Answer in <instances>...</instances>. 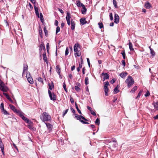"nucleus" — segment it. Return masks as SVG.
<instances>
[{"instance_id": "59", "label": "nucleus", "mask_w": 158, "mask_h": 158, "mask_svg": "<svg viewBox=\"0 0 158 158\" xmlns=\"http://www.w3.org/2000/svg\"><path fill=\"white\" fill-rule=\"evenodd\" d=\"M70 101L72 103H74V102L73 98L72 97H70Z\"/></svg>"}, {"instance_id": "49", "label": "nucleus", "mask_w": 158, "mask_h": 158, "mask_svg": "<svg viewBox=\"0 0 158 158\" xmlns=\"http://www.w3.org/2000/svg\"><path fill=\"white\" fill-rule=\"evenodd\" d=\"M0 108H1V110L4 109V104H3V103H2L1 104V105H0Z\"/></svg>"}, {"instance_id": "15", "label": "nucleus", "mask_w": 158, "mask_h": 158, "mask_svg": "<svg viewBox=\"0 0 158 158\" xmlns=\"http://www.w3.org/2000/svg\"><path fill=\"white\" fill-rule=\"evenodd\" d=\"M42 49L45 51V48L44 44L43 43L40 45L39 46V51L40 56H41V52L42 51Z\"/></svg>"}, {"instance_id": "64", "label": "nucleus", "mask_w": 158, "mask_h": 158, "mask_svg": "<svg viewBox=\"0 0 158 158\" xmlns=\"http://www.w3.org/2000/svg\"><path fill=\"white\" fill-rule=\"evenodd\" d=\"M71 110L72 112H73V114H74L75 113V111L74 109L72 108H71Z\"/></svg>"}, {"instance_id": "38", "label": "nucleus", "mask_w": 158, "mask_h": 158, "mask_svg": "<svg viewBox=\"0 0 158 158\" xmlns=\"http://www.w3.org/2000/svg\"><path fill=\"white\" fill-rule=\"evenodd\" d=\"M85 84L86 85L89 84V78L88 77H86L85 79Z\"/></svg>"}, {"instance_id": "40", "label": "nucleus", "mask_w": 158, "mask_h": 158, "mask_svg": "<svg viewBox=\"0 0 158 158\" xmlns=\"http://www.w3.org/2000/svg\"><path fill=\"white\" fill-rule=\"evenodd\" d=\"M142 92H143L142 90H140L139 92V93H138V94L137 96L136 97V98H139V97H140V96H141V95Z\"/></svg>"}, {"instance_id": "43", "label": "nucleus", "mask_w": 158, "mask_h": 158, "mask_svg": "<svg viewBox=\"0 0 158 158\" xmlns=\"http://www.w3.org/2000/svg\"><path fill=\"white\" fill-rule=\"evenodd\" d=\"M98 24L100 29H101L103 27V24L102 23H99Z\"/></svg>"}, {"instance_id": "9", "label": "nucleus", "mask_w": 158, "mask_h": 158, "mask_svg": "<svg viewBox=\"0 0 158 158\" xmlns=\"http://www.w3.org/2000/svg\"><path fill=\"white\" fill-rule=\"evenodd\" d=\"M0 89L3 92H6L8 90V88L5 85L0 87Z\"/></svg>"}, {"instance_id": "2", "label": "nucleus", "mask_w": 158, "mask_h": 158, "mask_svg": "<svg viewBox=\"0 0 158 158\" xmlns=\"http://www.w3.org/2000/svg\"><path fill=\"white\" fill-rule=\"evenodd\" d=\"M80 45L78 43H77L75 44L74 46V51L75 52L74 55L76 57V55L78 56H80L81 55V53L80 50H78V48L80 49Z\"/></svg>"}, {"instance_id": "22", "label": "nucleus", "mask_w": 158, "mask_h": 158, "mask_svg": "<svg viewBox=\"0 0 158 158\" xmlns=\"http://www.w3.org/2000/svg\"><path fill=\"white\" fill-rule=\"evenodd\" d=\"M127 75V72H125L121 73L119 75L122 78H124Z\"/></svg>"}, {"instance_id": "55", "label": "nucleus", "mask_w": 158, "mask_h": 158, "mask_svg": "<svg viewBox=\"0 0 158 158\" xmlns=\"http://www.w3.org/2000/svg\"><path fill=\"white\" fill-rule=\"evenodd\" d=\"M4 83L1 80L0 81V87L5 85Z\"/></svg>"}, {"instance_id": "10", "label": "nucleus", "mask_w": 158, "mask_h": 158, "mask_svg": "<svg viewBox=\"0 0 158 158\" xmlns=\"http://www.w3.org/2000/svg\"><path fill=\"white\" fill-rule=\"evenodd\" d=\"M74 114L75 115V118L77 120H79L80 121V120L81 119V118H82L85 121H87V119L85 118L84 117L82 116L81 115H78L76 114Z\"/></svg>"}, {"instance_id": "1", "label": "nucleus", "mask_w": 158, "mask_h": 158, "mask_svg": "<svg viewBox=\"0 0 158 158\" xmlns=\"http://www.w3.org/2000/svg\"><path fill=\"white\" fill-rule=\"evenodd\" d=\"M40 118L43 122L51 120L50 115L46 112H44L43 114L40 115Z\"/></svg>"}, {"instance_id": "28", "label": "nucleus", "mask_w": 158, "mask_h": 158, "mask_svg": "<svg viewBox=\"0 0 158 158\" xmlns=\"http://www.w3.org/2000/svg\"><path fill=\"white\" fill-rule=\"evenodd\" d=\"M48 86L50 90H52V88H53L54 87V85H53L52 82L51 84H49Z\"/></svg>"}, {"instance_id": "12", "label": "nucleus", "mask_w": 158, "mask_h": 158, "mask_svg": "<svg viewBox=\"0 0 158 158\" xmlns=\"http://www.w3.org/2000/svg\"><path fill=\"white\" fill-rule=\"evenodd\" d=\"M101 75L104 76L102 79L103 81H104L106 79L109 78V75L106 73H102L101 74Z\"/></svg>"}, {"instance_id": "60", "label": "nucleus", "mask_w": 158, "mask_h": 158, "mask_svg": "<svg viewBox=\"0 0 158 158\" xmlns=\"http://www.w3.org/2000/svg\"><path fill=\"white\" fill-rule=\"evenodd\" d=\"M115 81V79H113L110 81L111 84H113Z\"/></svg>"}, {"instance_id": "39", "label": "nucleus", "mask_w": 158, "mask_h": 158, "mask_svg": "<svg viewBox=\"0 0 158 158\" xmlns=\"http://www.w3.org/2000/svg\"><path fill=\"white\" fill-rule=\"evenodd\" d=\"M113 3L114 6L115 8H117V3L116 0H113Z\"/></svg>"}, {"instance_id": "26", "label": "nucleus", "mask_w": 158, "mask_h": 158, "mask_svg": "<svg viewBox=\"0 0 158 158\" xmlns=\"http://www.w3.org/2000/svg\"><path fill=\"white\" fill-rule=\"evenodd\" d=\"M145 6L146 8L149 9L151 7V5L149 2H146L145 4Z\"/></svg>"}, {"instance_id": "52", "label": "nucleus", "mask_w": 158, "mask_h": 158, "mask_svg": "<svg viewBox=\"0 0 158 158\" xmlns=\"http://www.w3.org/2000/svg\"><path fill=\"white\" fill-rule=\"evenodd\" d=\"M3 146H4V145L2 143L1 138H0V147Z\"/></svg>"}, {"instance_id": "8", "label": "nucleus", "mask_w": 158, "mask_h": 158, "mask_svg": "<svg viewBox=\"0 0 158 158\" xmlns=\"http://www.w3.org/2000/svg\"><path fill=\"white\" fill-rule=\"evenodd\" d=\"M110 147L111 148H115L117 145V143L115 139L113 140L112 142H110Z\"/></svg>"}, {"instance_id": "31", "label": "nucleus", "mask_w": 158, "mask_h": 158, "mask_svg": "<svg viewBox=\"0 0 158 158\" xmlns=\"http://www.w3.org/2000/svg\"><path fill=\"white\" fill-rule=\"evenodd\" d=\"M129 49H130L131 51H133L134 50V49L133 48V46L131 43V42H129Z\"/></svg>"}, {"instance_id": "30", "label": "nucleus", "mask_w": 158, "mask_h": 158, "mask_svg": "<svg viewBox=\"0 0 158 158\" xmlns=\"http://www.w3.org/2000/svg\"><path fill=\"white\" fill-rule=\"evenodd\" d=\"M149 48L150 50L151 54V55L152 56H154L155 55V52L153 50L152 48H151L150 47H149Z\"/></svg>"}, {"instance_id": "46", "label": "nucleus", "mask_w": 158, "mask_h": 158, "mask_svg": "<svg viewBox=\"0 0 158 158\" xmlns=\"http://www.w3.org/2000/svg\"><path fill=\"white\" fill-rule=\"evenodd\" d=\"M95 123L98 125H99L100 124V120L99 118H97L95 121Z\"/></svg>"}, {"instance_id": "34", "label": "nucleus", "mask_w": 158, "mask_h": 158, "mask_svg": "<svg viewBox=\"0 0 158 158\" xmlns=\"http://www.w3.org/2000/svg\"><path fill=\"white\" fill-rule=\"evenodd\" d=\"M75 105L76 108V109H77L78 112V113H79V114H82L81 112V111H80V110L79 109L76 103H75Z\"/></svg>"}, {"instance_id": "5", "label": "nucleus", "mask_w": 158, "mask_h": 158, "mask_svg": "<svg viewBox=\"0 0 158 158\" xmlns=\"http://www.w3.org/2000/svg\"><path fill=\"white\" fill-rule=\"evenodd\" d=\"M109 85V83L108 81H107L105 83L103 87L104 90L105 95L106 96L108 95V92L109 89L108 86Z\"/></svg>"}, {"instance_id": "6", "label": "nucleus", "mask_w": 158, "mask_h": 158, "mask_svg": "<svg viewBox=\"0 0 158 158\" xmlns=\"http://www.w3.org/2000/svg\"><path fill=\"white\" fill-rule=\"evenodd\" d=\"M26 77L28 82L31 84H33L34 83L33 80L31 76L30 73H27Z\"/></svg>"}, {"instance_id": "35", "label": "nucleus", "mask_w": 158, "mask_h": 158, "mask_svg": "<svg viewBox=\"0 0 158 158\" xmlns=\"http://www.w3.org/2000/svg\"><path fill=\"white\" fill-rule=\"evenodd\" d=\"M43 57L44 61H47V57L46 54L45 52L43 54Z\"/></svg>"}, {"instance_id": "56", "label": "nucleus", "mask_w": 158, "mask_h": 158, "mask_svg": "<svg viewBox=\"0 0 158 158\" xmlns=\"http://www.w3.org/2000/svg\"><path fill=\"white\" fill-rule=\"evenodd\" d=\"M122 65L124 66L125 65V62L124 60H122Z\"/></svg>"}, {"instance_id": "3", "label": "nucleus", "mask_w": 158, "mask_h": 158, "mask_svg": "<svg viewBox=\"0 0 158 158\" xmlns=\"http://www.w3.org/2000/svg\"><path fill=\"white\" fill-rule=\"evenodd\" d=\"M125 82L127 84L128 88H130L134 83L133 79L131 76H129L125 81Z\"/></svg>"}, {"instance_id": "13", "label": "nucleus", "mask_w": 158, "mask_h": 158, "mask_svg": "<svg viewBox=\"0 0 158 158\" xmlns=\"http://www.w3.org/2000/svg\"><path fill=\"white\" fill-rule=\"evenodd\" d=\"M119 18L118 15L117 14H115L114 15V22L116 23H118L119 22Z\"/></svg>"}, {"instance_id": "32", "label": "nucleus", "mask_w": 158, "mask_h": 158, "mask_svg": "<svg viewBox=\"0 0 158 158\" xmlns=\"http://www.w3.org/2000/svg\"><path fill=\"white\" fill-rule=\"evenodd\" d=\"M121 54L122 55L123 58L124 60L126 58V54L124 50L122 51L121 53Z\"/></svg>"}, {"instance_id": "33", "label": "nucleus", "mask_w": 158, "mask_h": 158, "mask_svg": "<svg viewBox=\"0 0 158 158\" xmlns=\"http://www.w3.org/2000/svg\"><path fill=\"white\" fill-rule=\"evenodd\" d=\"M36 79L40 82H41L42 84V85L43 84V81L42 78H41V77H39L38 78H37Z\"/></svg>"}, {"instance_id": "63", "label": "nucleus", "mask_w": 158, "mask_h": 158, "mask_svg": "<svg viewBox=\"0 0 158 158\" xmlns=\"http://www.w3.org/2000/svg\"><path fill=\"white\" fill-rule=\"evenodd\" d=\"M31 2L34 4H35L36 3V0H30Z\"/></svg>"}, {"instance_id": "57", "label": "nucleus", "mask_w": 158, "mask_h": 158, "mask_svg": "<svg viewBox=\"0 0 158 158\" xmlns=\"http://www.w3.org/2000/svg\"><path fill=\"white\" fill-rule=\"evenodd\" d=\"M80 121L81 123H82L84 124H89V123H88L85 122L82 120H80Z\"/></svg>"}, {"instance_id": "27", "label": "nucleus", "mask_w": 158, "mask_h": 158, "mask_svg": "<svg viewBox=\"0 0 158 158\" xmlns=\"http://www.w3.org/2000/svg\"><path fill=\"white\" fill-rule=\"evenodd\" d=\"M118 86L117 85L114 89V94H116L119 92V90L118 89Z\"/></svg>"}, {"instance_id": "18", "label": "nucleus", "mask_w": 158, "mask_h": 158, "mask_svg": "<svg viewBox=\"0 0 158 158\" xmlns=\"http://www.w3.org/2000/svg\"><path fill=\"white\" fill-rule=\"evenodd\" d=\"M3 94L6 97L7 99H8L11 102L13 103V101L11 98L9 97V95L6 93H3Z\"/></svg>"}, {"instance_id": "48", "label": "nucleus", "mask_w": 158, "mask_h": 158, "mask_svg": "<svg viewBox=\"0 0 158 158\" xmlns=\"http://www.w3.org/2000/svg\"><path fill=\"white\" fill-rule=\"evenodd\" d=\"M69 110V109H66L64 112H63V116L64 117L65 114L67 113L68 111Z\"/></svg>"}, {"instance_id": "45", "label": "nucleus", "mask_w": 158, "mask_h": 158, "mask_svg": "<svg viewBox=\"0 0 158 158\" xmlns=\"http://www.w3.org/2000/svg\"><path fill=\"white\" fill-rule=\"evenodd\" d=\"M63 88L64 89L65 91H66V92H67V89L66 88V84H65V83L64 82L63 84Z\"/></svg>"}, {"instance_id": "17", "label": "nucleus", "mask_w": 158, "mask_h": 158, "mask_svg": "<svg viewBox=\"0 0 158 158\" xmlns=\"http://www.w3.org/2000/svg\"><path fill=\"white\" fill-rule=\"evenodd\" d=\"M10 107V109L13 110L15 112H16V113H18V111H19V110H17L15 108V106H14L13 105L10 104L9 105Z\"/></svg>"}, {"instance_id": "23", "label": "nucleus", "mask_w": 158, "mask_h": 158, "mask_svg": "<svg viewBox=\"0 0 158 158\" xmlns=\"http://www.w3.org/2000/svg\"><path fill=\"white\" fill-rule=\"evenodd\" d=\"M76 4L77 6L79 7H80L81 6L82 7V6L84 7V6L83 4L81 3L80 2V1L79 0H77V1Z\"/></svg>"}, {"instance_id": "50", "label": "nucleus", "mask_w": 158, "mask_h": 158, "mask_svg": "<svg viewBox=\"0 0 158 158\" xmlns=\"http://www.w3.org/2000/svg\"><path fill=\"white\" fill-rule=\"evenodd\" d=\"M153 105L155 108H157L158 107V102L154 103Z\"/></svg>"}, {"instance_id": "62", "label": "nucleus", "mask_w": 158, "mask_h": 158, "mask_svg": "<svg viewBox=\"0 0 158 158\" xmlns=\"http://www.w3.org/2000/svg\"><path fill=\"white\" fill-rule=\"evenodd\" d=\"M58 24V21L56 20H55V25L56 26H57Z\"/></svg>"}, {"instance_id": "58", "label": "nucleus", "mask_w": 158, "mask_h": 158, "mask_svg": "<svg viewBox=\"0 0 158 158\" xmlns=\"http://www.w3.org/2000/svg\"><path fill=\"white\" fill-rule=\"evenodd\" d=\"M91 113V114L93 115L94 116H96V114L95 113V112L92 110L91 111H90Z\"/></svg>"}, {"instance_id": "54", "label": "nucleus", "mask_w": 158, "mask_h": 158, "mask_svg": "<svg viewBox=\"0 0 158 158\" xmlns=\"http://www.w3.org/2000/svg\"><path fill=\"white\" fill-rule=\"evenodd\" d=\"M98 55L99 56H101L102 54V52L100 51L98 52Z\"/></svg>"}, {"instance_id": "7", "label": "nucleus", "mask_w": 158, "mask_h": 158, "mask_svg": "<svg viewBox=\"0 0 158 158\" xmlns=\"http://www.w3.org/2000/svg\"><path fill=\"white\" fill-rule=\"evenodd\" d=\"M48 94L51 100H52L53 101H55L56 100V96L54 93L52 94L50 90H48Z\"/></svg>"}, {"instance_id": "42", "label": "nucleus", "mask_w": 158, "mask_h": 158, "mask_svg": "<svg viewBox=\"0 0 158 158\" xmlns=\"http://www.w3.org/2000/svg\"><path fill=\"white\" fill-rule=\"evenodd\" d=\"M0 148H1V150L2 151V152L4 156L5 155V152H4V146L2 147H0Z\"/></svg>"}, {"instance_id": "47", "label": "nucleus", "mask_w": 158, "mask_h": 158, "mask_svg": "<svg viewBox=\"0 0 158 158\" xmlns=\"http://www.w3.org/2000/svg\"><path fill=\"white\" fill-rule=\"evenodd\" d=\"M60 31V28L59 27H57L56 28V33L57 34V33Z\"/></svg>"}, {"instance_id": "14", "label": "nucleus", "mask_w": 158, "mask_h": 158, "mask_svg": "<svg viewBox=\"0 0 158 158\" xmlns=\"http://www.w3.org/2000/svg\"><path fill=\"white\" fill-rule=\"evenodd\" d=\"M28 69V67L27 64H24L22 74L23 76V75L24 73L27 71Z\"/></svg>"}, {"instance_id": "53", "label": "nucleus", "mask_w": 158, "mask_h": 158, "mask_svg": "<svg viewBox=\"0 0 158 158\" xmlns=\"http://www.w3.org/2000/svg\"><path fill=\"white\" fill-rule=\"evenodd\" d=\"M149 95H150V93H149V92L148 91L146 92V94H145L144 96L145 97H147L149 96Z\"/></svg>"}, {"instance_id": "11", "label": "nucleus", "mask_w": 158, "mask_h": 158, "mask_svg": "<svg viewBox=\"0 0 158 158\" xmlns=\"http://www.w3.org/2000/svg\"><path fill=\"white\" fill-rule=\"evenodd\" d=\"M45 123L46 125V126L48 129L49 132H50L52 130L53 128V126L51 124L49 123Z\"/></svg>"}, {"instance_id": "4", "label": "nucleus", "mask_w": 158, "mask_h": 158, "mask_svg": "<svg viewBox=\"0 0 158 158\" xmlns=\"http://www.w3.org/2000/svg\"><path fill=\"white\" fill-rule=\"evenodd\" d=\"M18 112L19 115L26 123L28 124H31L32 123V122L31 121L24 116L23 115L24 114L23 112L20 111H18Z\"/></svg>"}, {"instance_id": "37", "label": "nucleus", "mask_w": 158, "mask_h": 158, "mask_svg": "<svg viewBox=\"0 0 158 158\" xmlns=\"http://www.w3.org/2000/svg\"><path fill=\"white\" fill-rule=\"evenodd\" d=\"M1 111L4 114L7 115L9 114V113L8 112L4 109L1 110Z\"/></svg>"}, {"instance_id": "25", "label": "nucleus", "mask_w": 158, "mask_h": 158, "mask_svg": "<svg viewBox=\"0 0 158 158\" xmlns=\"http://www.w3.org/2000/svg\"><path fill=\"white\" fill-rule=\"evenodd\" d=\"M70 14L69 12H67V15L66 17V21H70V19L71 18Z\"/></svg>"}, {"instance_id": "36", "label": "nucleus", "mask_w": 158, "mask_h": 158, "mask_svg": "<svg viewBox=\"0 0 158 158\" xmlns=\"http://www.w3.org/2000/svg\"><path fill=\"white\" fill-rule=\"evenodd\" d=\"M82 63H81L79 64V66L77 68V70L78 72H79L80 71V69L82 67Z\"/></svg>"}, {"instance_id": "29", "label": "nucleus", "mask_w": 158, "mask_h": 158, "mask_svg": "<svg viewBox=\"0 0 158 158\" xmlns=\"http://www.w3.org/2000/svg\"><path fill=\"white\" fill-rule=\"evenodd\" d=\"M82 7L83 8V9L81 10L82 13V14H85L86 13L87 9L85 8V6H84V7L82 6Z\"/></svg>"}, {"instance_id": "24", "label": "nucleus", "mask_w": 158, "mask_h": 158, "mask_svg": "<svg viewBox=\"0 0 158 158\" xmlns=\"http://www.w3.org/2000/svg\"><path fill=\"white\" fill-rule=\"evenodd\" d=\"M81 23L82 25H84L87 23V21L85 20V19L81 18L80 19Z\"/></svg>"}, {"instance_id": "21", "label": "nucleus", "mask_w": 158, "mask_h": 158, "mask_svg": "<svg viewBox=\"0 0 158 158\" xmlns=\"http://www.w3.org/2000/svg\"><path fill=\"white\" fill-rule=\"evenodd\" d=\"M34 9L36 15L38 16L39 17V15L38 11V8L35 5L34 6Z\"/></svg>"}, {"instance_id": "19", "label": "nucleus", "mask_w": 158, "mask_h": 158, "mask_svg": "<svg viewBox=\"0 0 158 158\" xmlns=\"http://www.w3.org/2000/svg\"><path fill=\"white\" fill-rule=\"evenodd\" d=\"M56 69L57 72L60 76V69L59 68V67L58 65L56 66Z\"/></svg>"}, {"instance_id": "41", "label": "nucleus", "mask_w": 158, "mask_h": 158, "mask_svg": "<svg viewBox=\"0 0 158 158\" xmlns=\"http://www.w3.org/2000/svg\"><path fill=\"white\" fill-rule=\"evenodd\" d=\"M137 89V86H135L134 87L131 91V93L134 92Z\"/></svg>"}, {"instance_id": "61", "label": "nucleus", "mask_w": 158, "mask_h": 158, "mask_svg": "<svg viewBox=\"0 0 158 158\" xmlns=\"http://www.w3.org/2000/svg\"><path fill=\"white\" fill-rule=\"evenodd\" d=\"M39 31V34L41 36H42V31L41 29Z\"/></svg>"}, {"instance_id": "44", "label": "nucleus", "mask_w": 158, "mask_h": 158, "mask_svg": "<svg viewBox=\"0 0 158 158\" xmlns=\"http://www.w3.org/2000/svg\"><path fill=\"white\" fill-rule=\"evenodd\" d=\"M69 53V50L68 47H67L65 52V55L67 56Z\"/></svg>"}, {"instance_id": "20", "label": "nucleus", "mask_w": 158, "mask_h": 158, "mask_svg": "<svg viewBox=\"0 0 158 158\" xmlns=\"http://www.w3.org/2000/svg\"><path fill=\"white\" fill-rule=\"evenodd\" d=\"M76 85H77L75 86V89L77 91H80L81 89L78 86H80L81 85L78 82L76 83Z\"/></svg>"}, {"instance_id": "51", "label": "nucleus", "mask_w": 158, "mask_h": 158, "mask_svg": "<svg viewBox=\"0 0 158 158\" xmlns=\"http://www.w3.org/2000/svg\"><path fill=\"white\" fill-rule=\"evenodd\" d=\"M109 17L110 18V19L111 20H113V15H112V14L111 13L110 14Z\"/></svg>"}, {"instance_id": "16", "label": "nucleus", "mask_w": 158, "mask_h": 158, "mask_svg": "<svg viewBox=\"0 0 158 158\" xmlns=\"http://www.w3.org/2000/svg\"><path fill=\"white\" fill-rule=\"evenodd\" d=\"M71 29L73 30L74 29L75 27V24L74 21H73V19H71Z\"/></svg>"}]
</instances>
